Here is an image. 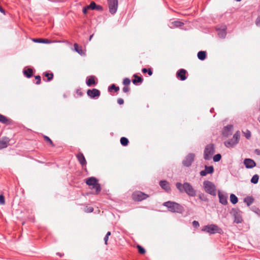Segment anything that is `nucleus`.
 Here are the masks:
<instances>
[{
	"instance_id": "50",
	"label": "nucleus",
	"mask_w": 260,
	"mask_h": 260,
	"mask_svg": "<svg viewBox=\"0 0 260 260\" xmlns=\"http://www.w3.org/2000/svg\"><path fill=\"white\" fill-rule=\"evenodd\" d=\"M117 103L119 105H122V104H123L124 101H123V99H118V100H117Z\"/></svg>"
},
{
	"instance_id": "18",
	"label": "nucleus",
	"mask_w": 260,
	"mask_h": 260,
	"mask_svg": "<svg viewBox=\"0 0 260 260\" xmlns=\"http://www.w3.org/2000/svg\"><path fill=\"white\" fill-rule=\"evenodd\" d=\"M10 140L8 138L4 137L0 140V149L6 148L9 143Z\"/></svg>"
},
{
	"instance_id": "12",
	"label": "nucleus",
	"mask_w": 260,
	"mask_h": 260,
	"mask_svg": "<svg viewBox=\"0 0 260 260\" xmlns=\"http://www.w3.org/2000/svg\"><path fill=\"white\" fill-rule=\"evenodd\" d=\"M87 94L91 98H95L100 95V91L95 88L88 89L87 91Z\"/></svg>"
},
{
	"instance_id": "53",
	"label": "nucleus",
	"mask_w": 260,
	"mask_h": 260,
	"mask_svg": "<svg viewBox=\"0 0 260 260\" xmlns=\"http://www.w3.org/2000/svg\"><path fill=\"white\" fill-rule=\"evenodd\" d=\"M88 210H89V211H88L91 212H92V211H93V208H92V207H90V208H89L88 209Z\"/></svg>"
},
{
	"instance_id": "35",
	"label": "nucleus",
	"mask_w": 260,
	"mask_h": 260,
	"mask_svg": "<svg viewBox=\"0 0 260 260\" xmlns=\"http://www.w3.org/2000/svg\"><path fill=\"white\" fill-rule=\"evenodd\" d=\"M96 4L94 2H92L90 5L88 6V8H89V9L95 10L96 8Z\"/></svg>"
},
{
	"instance_id": "46",
	"label": "nucleus",
	"mask_w": 260,
	"mask_h": 260,
	"mask_svg": "<svg viewBox=\"0 0 260 260\" xmlns=\"http://www.w3.org/2000/svg\"><path fill=\"white\" fill-rule=\"evenodd\" d=\"M122 90L124 92H127L129 90V88L128 86H124Z\"/></svg>"
},
{
	"instance_id": "9",
	"label": "nucleus",
	"mask_w": 260,
	"mask_h": 260,
	"mask_svg": "<svg viewBox=\"0 0 260 260\" xmlns=\"http://www.w3.org/2000/svg\"><path fill=\"white\" fill-rule=\"evenodd\" d=\"M148 197V196L142 192H136L133 194V198L135 201H141Z\"/></svg>"
},
{
	"instance_id": "48",
	"label": "nucleus",
	"mask_w": 260,
	"mask_h": 260,
	"mask_svg": "<svg viewBox=\"0 0 260 260\" xmlns=\"http://www.w3.org/2000/svg\"><path fill=\"white\" fill-rule=\"evenodd\" d=\"M89 9V8H88V6H87L86 7H85L83 9V13L84 14H86L87 12V10Z\"/></svg>"
},
{
	"instance_id": "10",
	"label": "nucleus",
	"mask_w": 260,
	"mask_h": 260,
	"mask_svg": "<svg viewBox=\"0 0 260 260\" xmlns=\"http://www.w3.org/2000/svg\"><path fill=\"white\" fill-rule=\"evenodd\" d=\"M194 158V154L193 153H189L186 156V157L183 160L182 162L183 165L186 167L190 166L191 165L192 161H193Z\"/></svg>"
},
{
	"instance_id": "32",
	"label": "nucleus",
	"mask_w": 260,
	"mask_h": 260,
	"mask_svg": "<svg viewBox=\"0 0 260 260\" xmlns=\"http://www.w3.org/2000/svg\"><path fill=\"white\" fill-rule=\"evenodd\" d=\"M172 24L173 25V26L179 27V26H182L183 24V23L180 21H176L173 22L172 23Z\"/></svg>"
},
{
	"instance_id": "43",
	"label": "nucleus",
	"mask_w": 260,
	"mask_h": 260,
	"mask_svg": "<svg viewBox=\"0 0 260 260\" xmlns=\"http://www.w3.org/2000/svg\"><path fill=\"white\" fill-rule=\"evenodd\" d=\"M192 225L194 228H198L200 226V224L198 221L194 220L192 222Z\"/></svg>"
},
{
	"instance_id": "5",
	"label": "nucleus",
	"mask_w": 260,
	"mask_h": 260,
	"mask_svg": "<svg viewBox=\"0 0 260 260\" xmlns=\"http://www.w3.org/2000/svg\"><path fill=\"white\" fill-rule=\"evenodd\" d=\"M86 183L89 186H92V188L95 189L96 193L101 191L100 185L98 183V180L95 177H91L86 180Z\"/></svg>"
},
{
	"instance_id": "16",
	"label": "nucleus",
	"mask_w": 260,
	"mask_h": 260,
	"mask_svg": "<svg viewBox=\"0 0 260 260\" xmlns=\"http://www.w3.org/2000/svg\"><path fill=\"white\" fill-rule=\"evenodd\" d=\"M233 129V126L232 125H229L225 126L223 130V135L225 137H228L232 133Z\"/></svg>"
},
{
	"instance_id": "6",
	"label": "nucleus",
	"mask_w": 260,
	"mask_h": 260,
	"mask_svg": "<svg viewBox=\"0 0 260 260\" xmlns=\"http://www.w3.org/2000/svg\"><path fill=\"white\" fill-rule=\"evenodd\" d=\"M240 133L237 132L233 136V138L224 142V145L227 147H232L236 145L239 142L240 138Z\"/></svg>"
},
{
	"instance_id": "55",
	"label": "nucleus",
	"mask_w": 260,
	"mask_h": 260,
	"mask_svg": "<svg viewBox=\"0 0 260 260\" xmlns=\"http://www.w3.org/2000/svg\"><path fill=\"white\" fill-rule=\"evenodd\" d=\"M93 36V35L92 34V35H91V36H90L89 39V41H91V39H92V38Z\"/></svg>"
},
{
	"instance_id": "27",
	"label": "nucleus",
	"mask_w": 260,
	"mask_h": 260,
	"mask_svg": "<svg viewBox=\"0 0 260 260\" xmlns=\"http://www.w3.org/2000/svg\"><path fill=\"white\" fill-rule=\"evenodd\" d=\"M238 198L234 194L230 195V201L233 204H235L238 202Z\"/></svg>"
},
{
	"instance_id": "1",
	"label": "nucleus",
	"mask_w": 260,
	"mask_h": 260,
	"mask_svg": "<svg viewBox=\"0 0 260 260\" xmlns=\"http://www.w3.org/2000/svg\"><path fill=\"white\" fill-rule=\"evenodd\" d=\"M176 186L180 192L182 193L184 192L190 197H193L197 194L196 189L189 183L184 182L182 184L180 182H177L176 184Z\"/></svg>"
},
{
	"instance_id": "51",
	"label": "nucleus",
	"mask_w": 260,
	"mask_h": 260,
	"mask_svg": "<svg viewBox=\"0 0 260 260\" xmlns=\"http://www.w3.org/2000/svg\"><path fill=\"white\" fill-rule=\"evenodd\" d=\"M108 239H109V237L108 236H105V237L104 238V241H105V243L106 245H107L108 244Z\"/></svg>"
},
{
	"instance_id": "4",
	"label": "nucleus",
	"mask_w": 260,
	"mask_h": 260,
	"mask_svg": "<svg viewBox=\"0 0 260 260\" xmlns=\"http://www.w3.org/2000/svg\"><path fill=\"white\" fill-rule=\"evenodd\" d=\"M163 205L172 212H179L182 210V207L175 202L168 201L164 203Z\"/></svg>"
},
{
	"instance_id": "49",
	"label": "nucleus",
	"mask_w": 260,
	"mask_h": 260,
	"mask_svg": "<svg viewBox=\"0 0 260 260\" xmlns=\"http://www.w3.org/2000/svg\"><path fill=\"white\" fill-rule=\"evenodd\" d=\"M95 10H98V11H102L103 10V8L101 6H100V5H96V8Z\"/></svg>"
},
{
	"instance_id": "28",
	"label": "nucleus",
	"mask_w": 260,
	"mask_h": 260,
	"mask_svg": "<svg viewBox=\"0 0 260 260\" xmlns=\"http://www.w3.org/2000/svg\"><path fill=\"white\" fill-rule=\"evenodd\" d=\"M24 74L27 77L29 78L32 75V71L31 69H28L24 71Z\"/></svg>"
},
{
	"instance_id": "29",
	"label": "nucleus",
	"mask_w": 260,
	"mask_h": 260,
	"mask_svg": "<svg viewBox=\"0 0 260 260\" xmlns=\"http://www.w3.org/2000/svg\"><path fill=\"white\" fill-rule=\"evenodd\" d=\"M134 76L135 78V79L133 80V82L134 84H136L138 82H142V78L141 77H139L136 75H134Z\"/></svg>"
},
{
	"instance_id": "11",
	"label": "nucleus",
	"mask_w": 260,
	"mask_h": 260,
	"mask_svg": "<svg viewBox=\"0 0 260 260\" xmlns=\"http://www.w3.org/2000/svg\"><path fill=\"white\" fill-rule=\"evenodd\" d=\"M243 163L247 169H252L256 166L255 162L250 158H245L244 160Z\"/></svg>"
},
{
	"instance_id": "33",
	"label": "nucleus",
	"mask_w": 260,
	"mask_h": 260,
	"mask_svg": "<svg viewBox=\"0 0 260 260\" xmlns=\"http://www.w3.org/2000/svg\"><path fill=\"white\" fill-rule=\"evenodd\" d=\"M44 75L45 77H47V81H50L52 78H53V75L52 73H45L44 74Z\"/></svg>"
},
{
	"instance_id": "21",
	"label": "nucleus",
	"mask_w": 260,
	"mask_h": 260,
	"mask_svg": "<svg viewBox=\"0 0 260 260\" xmlns=\"http://www.w3.org/2000/svg\"><path fill=\"white\" fill-rule=\"evenodd\" d=\"M32 41L36 43H45V44H50L51 43L56 42L55 41H51L48 39H34Z\"/></svg>"
},
{
	"instance_id": "45",
	"label": "nucleus",
	"mask_w": 260,
	"mask_h": 260,
	"mask_svg": "<svg viewBox=\"0 0 260 260\" xmlns=\"http://www.w3.org/2000/svg\"><path fill=\"white\" fill-rule=\"evenodd\" d=\"M35 78L37 80L36 84H39L41 82V77L40 76H36Z\"/></svg>"
},
{
	"instance_id": "42",
	"label": "nucleus",
	"mask_w": 260,
	"mask_h": 260,
	"mask_svg": "<svg viewBox=\"0 0 260 260\" xmlns=\"http://www.w3.org/2000/svg\"><path fill=\"white\" fill-rule=\"evenodd\" d=\"M111 89H114L115 91H117L119 89V87L116 86L114 84L112 85L109 88V90Z\"/></svg>"
},
{
	"instance_id": "39",
	"label": "nucleus",
	"mask_w": 260,
	"mask_h": 260,
	"mask_svg": "<svg viewBox=\"0 0 260 260\" xmlns=\"http://www.w3.org/2000/svg\"><path fill=\"white\" fill-rule=\"evenodd\" d=\"M244 134L247 139H249L251 137V132L249 130H247L244 133Z\"/></svg>"
},
{
	"instance_id": "7",
	"label": "nucleus",
	"mask_w": 260,
	"mask_h": 260,
	"mask_svg": "<svg viewBox=\"0 0 260 260\" xmlns=\"http://www.w3.org/2000/svg\"><path fill=\"white\" fill-rule=\"evenodd\" d=\"M214 153V147L212 144L206 146L204 151V158L206 160L210 159Z\"/></svg>"
},
{
	"instance_id": "3",
	"label": "nucleus",
	"mask_w": 260,
	"mask_h": 260,
	"mask_svg": "<svg viewBox=\"0 0 260 260\" xmlns=\"http://www.w3.org/2000/svg\"><path fill=\"white\" fill-rule=\"evenodd\" d=\"M202 231L206 232L210 234L215 233L221 234L222 232L221 229L218 227L216 224H211L204 226Z\"/></svg>"
},
{
	"instance_id": "2",
	"label": "nucleus",
	"mask_w": 260,
	"mask_h": 260,
	"mask_svg": "<svg viewBox=\"0 0 260 260\" xmlns=\"http://www.w3.org/2000/svg\"><path fill=\"white\" fill-rule=\"evenodd\" d=\"M203 187L207 193L213 196H216V187L213 182L208 180L204 181L203 182Z\"/></svg>"
},
{
	"instance_id": "8",
	"label": "nucleus",
	"mask_w": 260,
	"mask_h": 260,
	"mask_svg": "<svg viewBox=\"0 0 260 260\" xmlns=\"http://www.w3.org/2000/svg\"><path fill=\"white\" fill-rule=\"evenodd\" d=\"M109 12L112 14H115L118 8V0H108Z\"/></svg>"
},
{
	"instance_id": "30",
	"label": "nucleus",
	"mask_w": 260,
	"mask_h": 260,
	"mask_svg": "<svg viewBox=\"0 0 260 260\" xmlns=\"http://www.w3.org/2000/svg\"><path fill=\"white\" fill-rule=\"evenodd\" d=\"M120 143L123 146H126L128 143V140L125 137H122L120 139Z\"/></svg>"
},
{
	"instance_id": "20",
	"label": "nucleus",
	"mask_w": 260,
	"mask_h": 260,
	"mask_svg": "<svg viewBox=\"0 0 260 260\" xmlns=\"http://www.w3.org/2000/svg\"><path fill=\"white\" fill-rule=\"evenodd\" d=\"M186 71L184 69H180L177 73V77L178 78H180V79L182 81L185 80L186 78L185 76L186 74Z\"/></svg>"
},
{
	"instance_id": "23",
	"label": "nucleus",
	"mask_w": 260,
	"mask_h": 260,
	"mask_svg": "<svg viewBox=\"0 0 260 260\" xmlns=\"http://www.w3.org/2000/svg\"><path fill=\"white\" fill-rule=\"evenodd\" d=\"M206 53L205 51H200L198 53V57L199 59L203 60L206 58Z\"/></svg>"
},
{
	"instance_id": "37",
	"label": "nucleus",
	"mask_w": 260,
	"mask_h": 260,
	"mask_svg": "<svg viewBox=\"0 0 260 260\" xmlns=\"http://www.w3.org/2000/svg\"><path fill=\"white\" fill-rule=\"evenodd\" d=\"M142 72L144 73H148L149 76H151L152 74V72L150 69L147 70L146 68H144L142 69Z\"/></svg>"
},
{
	"instance_id": "14",
	"label": "nucleus",
	"mask_w": 260,
	"mask_h": 260,
	"mask_svg": "<svg viewBox=\"0 0 260 260\" xmlns=\"http://www.w3.org/2000/svg\"><path fill=\"white\" fill-rule=\"evenodd\" d=\"M214 171L213 167L211 166H205V169L204 170L201 171L200 172V175L202 176H205L207 175L208 174H212Z\"/></svg>"
},
{
	"instance_id": "54",
	"label": "nucleus",
	"mask_w": 260,
	"mask_h": 260,
	"mask_svg": "<svg viewBox=\"0 0 260 260\" xmlns=\"http://www.w3.org/2000/svg\"><path fill=\"white\" fill-rule=\"evenodd\" d=\"M110 235H111V232H107V233L106 236L109 237Z\"/></svg>"
},
{
	"instance_id": "52",
	"label": "nucleus",
	"mask_w": 260,
	"mask_h": 260,
	"mask_svg": "<svg viewBox=\"0 0 260 260\" xmlns=\"http://www.w3.org/2000/svg\"><path fill=\"white\" fill-rule=\"evenodd\" d=\"M0 11L3 13V14H5V10L2 8V7L0 6Z\"/></svg>"
},
{
	"instance_id": "38",
	"label": "nucleus",
	"mask_w": 260,
	"mask_h": 260,
	"mask_svg": "<svg viewBox=\"0 0 260 260\" xmlns=\"http://www.w3.org/2000/svg\"><path fill=\"white\" fill-rule=\"evenodd\" d=\"M7 121V118L5 116L0 114V122H2L3 123H6Z\"/></svg>"
},
{
	"instance_id": "31",
	"label": "nucleus",
	"mask_w": 260,
	"mask_h": 260,
	"mask_svg": "<svg viewBox=\"0 0 260 260\" xmlns=\"http://www.w3.org/2000/svg\"><path fill=\"white\" fill-rule=\"evenodd\" d=\"M259 176L258 175H254L253 176L251 179V182L252 183L256 184L258 182Z\"/></svg>"
},
{
	"instance_id": "34",
	"label": "nucleus",
	"mask_w": 260,
	"mask_h": 260,
	"mask_svg": "<svg viewBox=\"0 0 260 260\" xmlns=\"http://www.w3.org/2000/svg\"><path fill=\"white\" fill-rule=\"evenodd\" d=\"M221 156L220 154H217L213 157V160L215 162H217L219 161L221 159Z\"/></svg>"
},
{
	"instance_id": "17",
	"label": "nucleus",
	"mask_w": 260,
	"mask_h": 260,
	"mask_svg": "<svg viewBox=\"0 0 260 260\" xmlns=\"http://www.w3.org/2000/svg\"><path fill=\"white\" fill-rule=\"evenodd\" d=\"M159 185L161 187L167 192H170L171 188L168 182L165 180L160 181Z\"/></svg>"
},
{
	"instance_id": "36",
	"label": "nucleus",
	"mask_w": 260,
	"mask_h": 260,
	"mask_svg": "<svg viewBox=\"0 0 260 260\" xmlns=\"http://www.w3.org/2000/svg\"><path fill=\"white\" fill-rule=\"evenodd\" d=\"M137 247L140 253L144 254L145 253V250L140 245H138Z\"/></svg>"
},
{
	"instance_id": "40",
	"label": "nucleus",
	"mask_w": 260,
	"mask_h": 260,
	"mask_svg": "<svg viewBox=\"0 0 260 260\" xmlns=\"http://www.w3.org/2000/svg\"><path fill=\"white\" fill-rule=\"evenodd\" d=\"M131 80L128 78H125L123 81V84L125 85H128L130 84Z\"/></svg>"
},
{
	"instance_id": "57",
	"label": "nucleus",
	"mask_w": 260,
	"mask_h": 260,
	"mask_svg": "<svg viewBox=\"0 0 260 260\" xmlns=\"http://www.w3.org/2000/svg\"><path fill=\"white\" fill-rule=\"evenodd\" d=\"M241 1V0H236V1H237V2H240V1Z\"/></svg>"
},
{
	"instance_id": "13",
	"label": "nucleus",
	"mask_w": 260,
	"mask_h": 260,
	"mask_svg": "<svg viewBox=\"0 0 260 260\" xmlns=\"http://www.w3.org/2000/svg\"><path fill=\"white\" fill-rule=\"evenodd\" d=\"M218 197L219 199V202L223 205H226L228 203V196L227 194L218 191Z\"/></svg>"
},
{
	"instance_id": "24",
	"label": "nucleus",
	"mask_w": 260,
	"mask_h": 260,
	"mask_svg": "<svg viewBox=\"0 0 260 260\" xmlns=\"http://www.w3.org/2000/svg\"><path fill=\"white\" fill-rule=\"evenodd\" d=\"M74 49L80 55L84 54L81 47H79L78 45L76 43H75L74 45Z\"/></svg>"
},
{
	"instance_id": "44",
	"label": "nucleus",
	"mask_w": 260,
	"mask_h": 260,
	"mask_svg": "<svg viewBox=\"0 0 260 260\" xmlns=\"http://www.w3.org/2000/svg\"><path fill=\"white\" fill-rule=\"evenodd\" d=\"M44 138L46 140V141H47L48 142H49L50 144H51V145L53 144L52 141L48 137L45 136Z\"/></svg>"
},
{
	"instance_id": "26",
	"label": "nucleus",
	"mask_w": 260,
	"mask_h": 260,
	"mask_svg": "<svg viewBox=\"0 0 260 260\" xmlns=\"http://www.w3.org/2000/svg\"><path fill=\"white\" fill-rule=\"evenodd\" d=\"M226 32L225 28H224L222 29H219L218 30V35L219 37L221 38H224L226 36Z\"/></svg>"
},
{
	"instance_id": "22",
	"label": "nucleus",
	"mask_w": 260,
	"mask_h": 260,
	"mask_svg": "<svg viewBox=\"0 0 260 260\" xmlns=\"http://www.w3.org/2000/svg\"><path fill=\"white\" fill-rule=\"evenodd\" d=\"M95 84L94 76H90L88 79L86 80V84L88 86H90L92 85Z\"/></svg>"
},
{
	"instance_id": "56",
	"label": "nucleus",
	"mask_w": 260,
	"mask_h": 260,
	"mask_svg": "<svg viewBox=\"0 0 260 260\" xmlns=\"http://www.w3.org/2000/svg\"><path fill=\"white\" fill-rule=\"evenodd\" d=\"M257 120L260 122V115L258 117Z\"/></svg>"
},
{
	"instance_id": "47",
	"label": "nucleus",
	"mask_w": 260,
	"mask_h": 260,
	"mask_svg": "<svg viewBox=\"0 0 260 260\" xmlns=\"http://www.w3.org/2000/svg\"><path fill=\"white\" fill-rule=\"evenodd\" d=\"M256 24L257 26L260 27V16L257 17L256 20Z\"/></svg>"
},
{
	"instance_id": "41",
	"label": "nucleus",
	"mask_w": 260,
	"mask_h": 260,
	"mask_svg": "<svg viewBox=\"0 0 260 260\" xmlns=\"http://www.w3.org/2000/svg\"><path fill=\"white\" fill-rule=\"evenodd\" d=\"M5 204V198L3 195H0V205H4Z\"/></svg>"
},
{
	"instance_id": "25",
	"label": "nucleus",
	"mask_w": 260,
	"mask_h": 260,
	"mask_svg": "<svg viewBox=\"0 0 260 260\" xmlns=\"http://www.w3.org/2000/svg\"><path fill=\"white\" fill-rule=\"evenodd\" d=\"M253 199L251 197H247L244 199V202L248 206H249L253 202Z\"/></svg>"
},
{
	"instance_id": "15",
	"label": "nucleus",
	"mask_w": 260,
	"mask_h": 260,
	"mask_svg": "<svg viewBox=\"0 0 260 260\" xmlns=\"http://www.w3.org/2000/svg\"><path fill=\"white\" fill-rule=\"evenodd\" d=\"M233 212V215L234 216V222L236 223H241L242 222V218L240 212L236 210H234Z\"/></svg>"
},
{
	"instance_id": "19",
	"label": "nucleus",
	"mask_w": 260,
	"mask_h": 260,
	"mask_svg": "<svg viewBox=\"0 0 260 260\" xmlns=\"http://www.w3.org/2000/svg\"><path fill=\"white\" fill-rule=\"evenodd\" d=\"M77 157L78 158V161L80 164L82 166H85L86 165V159L83 155V154L80 152L77 155Z\"/></svg>"
}]
</instances>
